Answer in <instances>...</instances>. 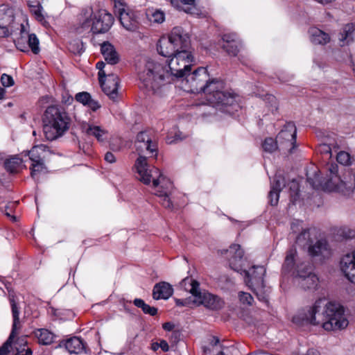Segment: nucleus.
<instances>
[{
	"instance_id": "nucleus-33",
	"label": "nucleus",
	"mask_w": 355,
	"mask_h": 355,
	"mask_svg": "<svg viewBox=\"0 0 355 355\" xmlns=\"http://www.w3.org/2000/svg\"><path fill=\"white\" fill-rule=\"evenodd\" d=\"M297 254V250L295 248L292 247L286 252V256L284 260V263L282 266V270L285 272H291L295 266V257Z\"/></svg>"
},
{
	"instance_id": "nucleus-58",
	"label": "nucleus",
	"mask_w": 355,
	"mask_h": 355,
	"mask_svg": "<svg viewBox=\"0 0 355 355\" xmlns=\"http://www.w3.org/2000/svg\"><path fill=\"white\" fill-rule=\"evenodd\" d=\"M98 76L100 84L105 82L107 78V74L104 69H101V71L98 70Z\"/></svg>"
},
{
	"instance_id": "nucleus-20",
	"label": "nucleus",
	"mask_w": 355,
	"mask_h": 355,
	"mask_svg": "<svg viewBox=\"0 0 355 355\" xmlns=\"http://www.w3.org/2000/svg\"><path fill=\"white\" fill-rule=\"evenodd\" d=\"M307 182L311 187L316 190H323L329 191L327 188L328 184L330 182V173L327 175V178L324 179L320 175L319 171H314L312 176L309 172L306 173Z\"/></svg>"
},
{
	"instance_id": "nucleus-11",
	"label": "nucleus",
	"mask_w": 355,
	"mask_h": 355,
	"mask_svg": "<svg viewBox=\"0 0 355 355\" xmlns=\"http://www.w3.org/2000/svg\"><path fill=\"white\" fill-rule=\"evenodd\" d=\"M209 74L206 67H198L192 73L188 72L184 78L187 91L193 94L202 93L209 81Z\"/></svg>"
},
{
	"instance_id": "nucleus-27",
	"label": "nucleus",
	"mask_w": 355,
	"mask_h": 355,
	"mask_svg": "<svg viewBox=\"0 0 355 355\" xmlns=\"http://www.w3.org/2000/svg\"><path fill=\"white\" fill-rule=\"evenodd\" d=\"M166 187L164 188L163 186L161 187L162 190H157L155 193V195L160 198L162 206L168 209H173V205L171 200L169 199V190L172 188V183L171 182L166 181Z\"/></svg>"
},
{
	"instance_id": "nucleus-60",
	"label": "nucleus",
	"mask_w": 355,
	"mask_h": 355,
	"mask_svg": "<svg viewBox=\"0 0 355 355\" xmlns=\"http://www.w3.org/2000/svg\"><path fill=\"white\" fill-rule=\"evenodd\" d=\"M162 328L167 331H171L175 328V324L171 322H167L162 324Z\"/></svg>"
},
{
	"instance_id": "nucleus-31",
	"label": "nucleus",
	"mask_w": 355,
	"mask_h": 355,
	"mask_svg": "<svg viewBox=\"0 0 355 355\" xmlns=\"http://www.w3.org/2000/svg\"><path fill=\"white\" fill-rule=\"evenodd\" d=\"M153 137L149 131H141L136 137L135 146L137 150L142 151L144 148H146V146L150 142Z\"/></svg>"
},
{
	"instance_id": "nucleus-36",
	"label": "nucleus",
	"mask_w": 355,
	"mask_h": 355,
	"mask_svg": "<svg viewBox=\"0 0 355 355\" xmlns=\"http://www.w3.org/2000/svg\"><path fill=\"white\" fill-rule=\"evenodd\" d=\"M16 47L21 51L26 52L28 51V33L25 31V27L21 24L20 37L15 41Z\"/></svg>"
},
{
	"instance_id": "nucleus-45",
	"label": "nucleus",
	"mask_w": 355,
	"mask_h": 355,
	"mask_svg": "<svg viewBox=\"0 0 355 355\" xmlns=\"http://www.w3.org/2000/svg\"><path fill=\"white\" fill-rule=\"evenodd\" d=\"M44 148H45V146L43 145L35 146L32 148V149L31 150L28 151L27 154L29 156V158L32 161L33 163L43 161L42 159L40 157L38 150L39 149L44 150Z\"/></svg>"
},
{
	"instance_id": "nucleus-40",
	"label": "nucleus",
	"mask_w": 355,
	"mask_h": 355,
	"mask_svg": "<svg viewBox=\"0 0 355 355\" xmlns=\"http://www.w3.org/2000/svg\"><path fill=\"white\" fill-rule=\"evenodd\" d=\"M288 186L290 190L291 201L295 204L300 198V185L295 179L292 180Z\"/></svg>"
},
{
	"instance_id": "nucleus-15",
	"label": "nucleus",
	"mask_w": 355,
	"mask_h": 355,
	"mask_svg": "<svg viewBox=\"0 0 355 355\" xmlns=\"http://www.w3.org/2000/svg\"><path fill=\"white\" fill-rule=\"evenodd\" d=\"M309 254L312 257H318L320 260L329 257L331 249L326 239H319L313 241L307 248Z\"/></svg>"
},
{
	"instance_id": "nucleus-61",
	"label": "nucleus",
	"mask_w": 355,
	"mask_h": 355,
	"mask_svg": "<svg viewBox=\"0 0 355 355\" xmlns=\"http://www.w3.org/2000/svg\"><path fill=\"white\" fill-rule=\"evenodd\" d=\"M159 345L162 350L164 352H166L169 350L168 344L165 340H161Z\"/></svg>"
},
{
	"instance_id": "nucleus-55",
	"label": "nucleus",
	"mask_w": 355,
	"mask_h": 355,
	"mask_svg": "<svg viewBox=\"0 0 355 355\" xmlns=\"http://www.w3.org/2000/svg\"><path fill=\"white\" fill-rule=\"evenodd\" d=\"M87 106L94 112L101 107V105L99 104V103L97 101L93 99L92 98H90Z\"/></svg>"
},
{
	"instance_id": "nucleus-56",
	"label": "nucleus",
	"mask_w": 355,
	"mask_h": 355,
	"mask_svg": "<svg viewBox=\"0 0 355 355\" xmlns=\"http://www.w3.org/2000/svg\"><path fill=\"white\" fill-rule=\"evenodd\" d=\"M33 352L31 348H23L21 349L17 348V352L15 355H32Z\"/></svg>"
},
{
	"instance_id": "nucleus-46",
	"label": "nucleus",
	"mask_w": 355,
	"mask_h": 355,
	"mask_svg": "<svg viewBox=\"0 0 355 355\" xmlns=\"http://www.w3.org/2000/svg\"><path fill=\"white\" fill-rule=\"evenodd\" d=\"M31 175L33 178H35V176L41 172H44L46 169L44 161H40L38 162L32 163L31 168Z\"/></svg>"
},
{
	"instance_id": "nucleus-17",
	"label": "nucleus",
	"mask_w": 355,
	"mask_h": 355,
	"mask_svg": "<svg viewBox=\"0 0 355 355\" xmlns=\"http://www.w3.org/2000/svg\"><path fill=\"white\" fill-rule=\"evenodd\" d=\"M340 269L345 277L355 284V250L345 254L340 261Z\"/></svg>"
},
{
	"instance_id": "nucleus-14",
	"label": "nucleus",
	"mask_w": 355,
	"mask_h": 355,
	"mask_svg": "<svg viewBox=\"0 0 355 355\" xmlns=\"http://www.w3.org/2000/svg\"><path fill=\"white\" fill-rule=\"evenodd\" d=\"M11 305L12 314L13 318V323L10 334L7 340L0 347V355H8L10 347L12 343L13 339L17 334V325L19 324V309L17 306L14 298L10 299Z\"/></svg>"
},
{
	"instance_id": "nucleus-43",
	"label": "nucleus",
	"mask_w": 355,
	"mask_h": 355,
	"mask_svg": "<svg viewBox=\"0 0 355 355\" xmlns=\"http://www.w3.org/2000/svg\"><path fill=\"white\" fill-rule=\"evenodd\" d=\"M336 234L343 239H352L355 237V230L348 227H341L337 230Z\"/></svg>"
},
{
	"instance_id": "nucleus-12",
	"label": "nucleus",
	"mask_w": 355,
	"mask_h": 355,
	"mask_svg": "<svg viewBox=\"0 0 355 355\" xmlns=\"http://www.w3.org/2000/svg\"><path fill=\"white\" fill-rule=\"evenodd\" d=\"M297 129L295 123L288 122L282 130L277 135L279 143V150H288L289 153H293L296 147Z\"/></svg>"
},
{
	"instance_id": "nucleus-52",
	"label": "nucleus",
	"mask_w": 355,
	"mask_h": 355,
	"mask_svg": "<svg viewBox=\"0 0 355 355\" xmlns=\"http://www.w3.org/2000/svg\"><path fill=\"white\" fill-rule=\"evenodd\" d=\"M331 146H334V143L333 142H328V143H323L320 145L319 150L321 153L330 155V157L331 156Z\"/></svg>"
},
{
	"instance_id": "nucleus-6",
	"label": "nucleus",
	"mask_w": 355,
	"mask_h": 355,
	"mask_svg": "<svg viewBox=\"0 0 355 355\" xmlns=\"http://www.w3.org/2000/svg\"><path fill=\"white\" fill-rule=\"evenodd\" d=\"M82 12L85 17L81 24L82 28L90 27V31L95 35L107 33L114 23L113 16L105 10L93 13L92 9L89 8L83 10Z\"/></svg>"
},
{
	"instance_id": "nucleus-7",
	"label": "nucleus",
	"mask_w": 355,
	"mask_h": 355,
	"mask_svg": "<svg viewBox=\"0 0 355 355\" xmlns=\"http://www.w3.org/2000/svg\"><path fill=\"white\" fill-rule=\"evenodd\" d=\"M187 281L191 282L190 293L194 297L193 302L195 304H202L206 308L213 311H218L223 307L224 302L218 296L207 291L201 292L200 284L198 281L189 279L187 277L182 280V282L186 283Z\"/></svg>"
},
{
	"instance_id": "nucleus-3",
	"label": "nucleus",
	"mask_w": 355,
	"mask_h": 355,
	"mask_svg": "<svg viewBox=\"0 0 355 355\" xmlns=\"http://www.w3.org/2000/svg\"><path fill=\"white\" fill-rule=\"evenodd\" d=\"M207 101L222 112L233 115L241 109L239 96L225 89V83L220 78H210L202 92Z\"/></svg>"
},
{
	"instance_id": "nucleus-42",
	"label": "nucleus",
	"mask_w": 355,
	"mask_h": 355,
	"mask_svg": "<svg viewBox=\"0 0 355 355\" xmlns=\"http://www.w3.org/2000/svg\"><path fill=\"white\" fill-rule=\"evenodd\" d=\"M286 186V180L284 176L280 174H276L270 183V189L280 193L282 189Z\"/></svg>"
},
{
	"instance_id": "nucleus-13",
	"label": "nucleus",
	"mask_w": 355,
	"mask_h": 355,
	"mask_svg": "<svg viewBox=\"0 0 355 355\" xmlns=\"http://www.w3.org/2000/svg\"><path fill=\"white\" fill-rule=\"evenodd\" d=\"M168 35L178 52L191 51L190 35L182 27H173Z\"/></svg>"
},
{
	"instance_id": "nucleus-39",
	"label": "nucleus",
	"mask_w": 355,
	"mask_h": 355,
	"mask_svg": "<svg viewBox=\"0 0 355 355\" xmlns=\"http://www.w3.org/2000/svg\"><path fill=\"white\" fill-rule=\"evenodd\" d=\"M21 164V159L15 156L6 159L4 162V167L8 172L12 173L17 171V168Z\"/></svg>"
},
{
	"instance_id": "nucleus-38",
	"label": "nucleus",
	"mask_w": 355,
	"mask_h": 355,
	"mask_svg": "<svg viewBox=\"0 0 355 355\" xmlns=\"http://www.w3.org/2000/svg\"><path fill=\"white\" fill-rule=\"evenodd\" d=\"M133 304L135 306L140 308L145 314L154 316L157 313L158 309L156 307L150 306L140 298H135L133 300Z\"/></svg>"
},
{
	"instance_id": "nucleus-16",
	"label": "nucleus",
	"mask_w": 355,
	"mask_h": 355,
	"mask_svg": "<svg viewBox=\"0 0 355 355\" xmlns=\"http://www.w3.org/2000/svg\"><path fill=\"white\" fill-rule=\"evenodd\" d=\"M119 15V19L124 28L129 31H135L139 28V22L132 11H126L125 8H119L115 10Z\"/></svg>"
},
{
	"instance_id": "nucleus-30",
	"label": "nucleus",
	"mask_w": 355,
	"mask_h": 355,
	"mask_svg": "<svg viewBox=\"0 0 355 355\" xmlns=\"http://www.w3.org/2000/svg\"><path fill=\"white\" fill-rule=\"evenodd\" d=\"M311 229H304L296 238V243L304 249H307L309 245L313 241L311 237L313 232Z\"/></svg>"
},
{
	"instance_id": "nucleus-34",
	"label": "nucleus",
	"mask_w": 355,
	"mask_h": 355,
	"mask_svg": "<svg viewBox=\"0 0 355 355\" xmlns=\"http://www.w3.org/2000/svg\"><path fill=\"white\" fill-rule=\"evenodd\" d=\"M31 12L35 15V19L40 22L44 26L47 27L49 26V22L45 19L42 13L43 7L38 1L33 2V4L29 5Z\"/></svg>"
},
{
	"instance_id": "nucleus-24",
	"label": "nucleus",
	"mask_w": 355,
	"mask_h": 355,
	"mask_svg": "<svg viewBox=\"0 0 355 355\" xmlns=\"http://www.w3.org/2000/svg\"><path fill=\"white\" fill-rule=\"evenodd\" d=\"M64 345L70 354H80L85 349L84 340L76 336L67 339L64 341Z\"/></svg>"
},
{
	"instance_id": "nucleus-29",
	"label": "nucleus",
	"mask_w": 355,
	"mask_h": 355,
	"mask_svg": "<svg viewBox=\"0 0 355 355\" xmlns=\"http://www.w3.org/2000/svg\"><path fill=\"white\" fill-rule=\"evenodd\" d=\"M84 128L87 135L94 136L100 142H103L107 139V131L102 129L100 126L87 125V127Z\"/></svg>"
},
{
	"instance_id": "nucleus-50",
	"label": "nucleus",
	"mask_w": 355,
	"mask_h": 355,
	"mask_svg": "<svg viewBox=\"0 0 355 355\" xmlns=\"http://www.w3.org/2000/svg\"><path fill=\"white\" fill-rule=\"evenodd\" d=\"M239 300L243 304L252 305L254 300L252 296L248 293L240 292L239 293Z\"/></svg>"
},
{
	"instance_id": "nucleus-51",
	"label": "nucleus",
	"mask_w": 355,
	"mask_h": 355,
	"mask_svg": "<svg viewBox=\"0 0 355 355\" xmlns=\"http://www.w3.org/2000/svg\"><path fill=\"white\" fill-rule=\"evenodd\" d=\"M279 198V192L273 191L270 189L268 193L269 203L271 206H276L278 204Z\"/></svg>"
},
{
	"instance_id": "nucleus-48",
	"label": "nucleus",
	"mask_w": 355,
	"mask_h": 355,
	"mask_svg": "<svg viewBox=\"0 0 355 355\" xmlns=\"http://www.w3.org/2000/svg\"><path fill=\"white\" fill-rule=\"evenodd\" d=\"M165 19V14L164 12L156 10L153 12L150 17V20L154 23L162 24Z\"/></svg>"
},
{
	"instance_id": "nucleus-4",
	"label": "nucleus",
	"mask_w": 355,
	"mask_h": 355,
	"mask_svg": "<svg viewBox=\"0 0 355 355\" xmlns=\"http://www.w3.org/2000/svg\"><path fill=\"white\" fill-rule=\"evenodd\" d=\"M229 261L230 267L234 271L244 275V281L248 287L264 283L266 268L263 266H253L248 270L243 269L244 252L238 244H232L229 249L221 251Z\"/></svg>"
},
{
	"instance_id": "nucleus-1",
	"label": "nucleus",
	"mask_w": 355,
	"mask_h": 355,
	"mask_svg": "<svg viewBox=\"0 0 355 355\" xmlns=\"http://www.w3.org/2000/svg\"><path fill=\"white\" fill-rule=\"evenodd\" d=\"M194 62L192 51H181L165 64L147 61L144 69L139 73V78L144 88L155 93L162 85L184 82V76L191 71Z\"/></svg>"
},
{
	"instance_id": "nucleus-63",
	"label": "nucleus",
	"mask_w": 355,
	"mask_h": 355,
	"mask_svg": "<svg viewBox=\"0 0 355 355\" xmlns=\"http://www.w3.org/2000/svg\"><path fill=\"white\" fill-rule=\"evenodd\" d=\"M305 355H320V352L315 349H309Z\"/></svg>"
},
{
	"instance_id": "nucleus-53",
	"label": "nucleus",
	"mask_w": 355,
	"mask_h": 355,
	"mask_svg": "<svg viewBox=\"0 0 355 355\" xmlns=\"http://www.w3.org/2000/svg\"><path fill=\"white\" fill-rule=\"evenodd\" d=\"M146 150L150 154L155 153V155L157 156V150H158V145H157V141L153 138V139L148 144V146H146Z\"/></svg>"
},
{
	"instance_id": "nucleus-22",
	"label": "nucleus",
	"mask_w": 355,
	"mask_h": 355,
	"mask_svg": "<svg viewBox=\"0 0 355 355\" xmlns=\"http://www.w3.org/2000/svg\"><path fill=\"white\" fill-rule=\"evenodd\" d=\"M101 52L107 64L114 65L119 62V55L114 46L109 42H104L101 46Z\"/></svg>"
},
{
	"instance_id": "nucleus-10",
	"label": "nucleus",
	"mask_w": 355,
	"mask_h": 355,
	"mask_svg": "<svg viewBox=\"0 0 355 355\" xmlns=\"http://www.w3.org/2000/svg\"><path fill=\"white\" fill-rule=\"evenodd\" d=\"M295 282L304 290L316 289L318 285V278L313 272L312 267L309 263H302L296 267L293 272Z\"/></svg>"
},
{
	"instance_id": "nucleus-25",
	"label": "nucleus",
	"mask_w": 355,
	"mask_h": 355,
	"mask_svg": "<svg viewBox=\"0 0 355 355\" xmlns=\"http://www.w3.org/2000/svg\"><path fill=\"white\" fill-rule=\"evenodd\" d=\"M309 33L310 34V40L314 44L324 45L330 41L329 34L318 28H311Z\"/></svg>"
},
{
	"instance_id": "nucleus-5",
	"label": "nucleus",
	"mask_w": 355,
	"mask_h": 355,
	"mask_svg": "<svg viewBox=\"0 0 355 355\" xmlns=\"http://www.w3.org/2000/svg\"><path fill=\"white\" fill-rule=\"evenodd\" d=\"M43 132L49 141L62 137L70 128L72 119L61 105H50L46 109L43 119Z\"/></svg>"
},
{
	"instance_id": "nucleus-28",
	"label": "nucleus",
	"mask_w": 355,
	"mask_h": 355,
	"mask_svg": "<svg viewBox=\"0 0 355 355\" xmlns=\"http://www.w3.org/2000/svg\"><path fill=\"white\" fill-rule=\"evenodd\" d=\"M256 295L258 300L265 304L268 303L270 288L267 287L264 283L260 285L249 287Z\"/></svg>"
},
{
	"instance_id": "nucleus-59",
	"label": "nucleus",
	"mask_w": 355,
	"mask_h": 355,
	"mask_svg": "<svg viewBox=\"0 0 355 355\" xmlns=\"http://www.w3.org/2000/svg\"><path fill=\"white\" fill-rule=\"evenodd\" d=\"M105 160L112 164L116 162V158L111 152H107L105 155Z\"/></svg>"
},
{
	"instance_id": "nucleus-62",
	"label": "nucleus",
	"mask_w": 355,
	"mask_h": 355,
	"mask_svg": "<svg viewBox=\"0 0 355 355\" xmlns=\"http://www.w3.org/2000/svg\"><path fill=\"white\" fill-rule=\"evenodd\" d=\"M75 45L77 46L76 49V50H71L73 52V53H78V54L82 53V52H83V51H84L83 49V42H77Z\"/></svg>"
},
{
	"instance_id": "nucleus-32",
	"label": "nucleus",
	"mask_w": 355,
	"mask_h": 355,
	"mask_svg": "<svg viewBox=\"0 0 355 355\" xmlns=\"http://www.w3.org/2000/svg\"><path fill=\"white\" fill-rule=\"evenodd\" d=\"M153 137L149 131H141L136 137L135 146L137 150L142 151L144 148H146V146L150 142Z\"/></svg>"
},
{
	"instance_id": "nucleus-9",
	"label": "nucleus",
	"mask_w": 355,
	"mask_h": 355,
	"mask_svg": "<svg viewBox=\"0 0 355 355\" xmlns=\"http://www.w3.org/2000/svg\"><path fill=\"white\" fill-rule=\"evenodd\" d=\"M327 171L330 173V182L327 188L329 191H336L346 194L352 193L355 189V178L349 177V180H342L338 175V166L336 163L328 164Z\"/></svg>"
},
{
	"instance_id": "nucleus-47",
	"label": "nucleus",
	"mask_w": 355,
	"mask_h": 355,
	"mask_svg": "<svg viewBox=\"0 0 355 355\" xmlns=\"http://www.w3.org/2000/svg\"><path fill=\"white\" fill-rule=\"evenodd\" d=\"M336 161L343 166H349L352 164L351 155L345 151H340L336 155Z\"/></svg>"
},
{
	"instance_id": "nucleus-54",
	"label": "nucleus",
	"mask_w": 355,
	"mask_h": 355,
	"mask_svg": "<svg viewBox=\"0 0 355 355\" xmlns=\"http://www.w3.org/2000/svg\"><path fill=\"white\" fill-rule=\"evenodd\" d=\"M1 82L4 87H10L12 86L15 83L12 77L6 73L1 75Z\"/></svg>"
},
{
	"instance_id": "nucleus-35",
	"label": "nucleus",
	"mask_w": 355,
	"mask_h": 355,
	"mask_svg": "<svg viewBox=\"0 0 355 355\" xmlns=\"http://www.w3.org/2000/svg\"><path fill=\"white\" fill-rule=\"evenodd\" d=\"M35 335L38 338L40 344L47 345L53 342V334L46 329H37Z\"/></svg>"
},
{
	"instance_id": "nucleus-41",
	"label": "nucleus",
	"mask_w": 355,
	"mask_h": 355,
	"mask_svg": "<svg viewBox=\"0 0 355 355\" xmlns=\"http://www.w3.org/2000/svg\"><path fill=\"white\" fill-rule=\"evenodd\" d=\"M262 148L265 152L272 153L277 149H279V143L277 138L274 139L272 137H267L262 143Z\"/></svg>"
},
{
	"instance_id": "nucleus-26",
	"label": "nucleus",
	"mask_w": 355,
	"mask_h": 355,
	"mask_svg": "<svg viewBox=\"0 0 355 355\" xmlns=\"http://www.w3.org/2000/svg\"><path fill=\"white\" fill-rule=\"evenodd\" d=\"M354 31L355 25L353 24H347L343 27L339 37L340 45L341 46L349 45L354 42L353 33Z\"/></svg>"
},
{
	"instance_id": "nucleus-19",
	"label": "nucleus",
	"mask_w": 355,
	"mask_h": 355,
	"mask_svg": "<svg viewBox=\"0 0 355 355\" xmlns=\"http://www.w3.org/2000/svg\"><path fill=\"white\" fill-rule=\"evenodd\" d=\"M157 50L161 55L171 58L178 53V50L175 48L169 35L166 37H161L157 44Z\"/></svg>"
},
{
	"instance_id": "nucleus-23",
	"label": "nucleus",
	"mask_w": 355,
	"mask_h": 355,
	"mask_svg": "<svg viewBox=\"0 0 355 355\" xmlns=\"http://www.w3.org/2000/svg\"><path fill=\"white\" fill-rule=\"evenodd\" d=\"M222 48L230 56H236L239 51V43L234 39V35H224L222 37Z\"/></svg>"
},
{
	"instance_id": "nucleus-18",
	"label": "nucleus",
	"mask_w": 355,
	"mask_h": 355,
	"mask_svg": "<svg viewBox=\"0 0 355 355\" xmlns=\"http://www.w3.org/2000/svg\"><path fill=\"white\" fill-rule=\"evenodd\" d=\"M103 92L110 99L116 101L118 97V89L119 86V78L117 75L109 73L107 80L100 84Z\"/></svg>"
},
{
	"instance_id": "nucleus-21",
	"label": "nucleus",
	"mask_w": 355,
	"mask_h": 355,
	"mask_svg": "<svg viewBox=\"0 0 355 355\" xmlns=\"http://www.w3.org/2000/svg\"><path fill=\"white\" fill-rule=\"evenodd\" d=\"M173 293V288L171 284L166 282H161L156 284L153 290V297L154 300H167Z\"/></svg>"
},
{
	"instance_id": "nucleus-37",
	"label": "nucleus",
	"mask_w": 355,
	"mask_h": 355,
	"mask_svg": "<svg viewBox=\"0 0 355 355\" xmlns=\"http://www.w3.org/2000/svg\"><path fill=\"white\" fill-rule=\"evenodd\" d=\"M14 21L12 10L6 6H0V25H8Z\"/></svg>"
},
{
	"instance_id": "nucleus-8",
	"label": "nucleus",
	"mask_w": 355,
	"mask_h": 355,
	"mask_svg": "<svg viewBox=\"0 0 355 355\" xmlns=\"http://www.w3.org/2000/svg\"><path fill=\"white\" fill-rule=\"evenodd\" d=\"M135 167L138 173L137 179L145 184H149L152 179L153 187H157L160 183L166 180L157 168H150L146 157L144 156H139L135 161Z\"/></svg>"
},
{
	"instance_id": "nucleus-57",
	"label": "nucleus",
	"mask_w": 355,
	"mask_h": 355,
	"mask_svg": "<svg viewBox=\"0 0 355 355\" xmlns=\"http://www.w3.org/2000/svg\"><path fill=\"white\" fill-rule=\"evenodd\" d=\"M10 35V32L7 25H0V37H7Z\"/></svg>"
},
{
	"instance_id": "nucleus-64",
	"label": "nucleus",
	"mask_w": 355,
	"mask_h": 355,
	"mask_svg": "<svg viewBox=\"0 0 355 355\" xmlns=\"http://www.w3.org/2000/svg\"><path fill=\"white\" fill-rule=\"evenodd\" d=\"M96 68H97L98 70L101 71V69H104V68H105V62H103V61H100V62H98L96 63Z\"/></svg>"
},
{
	"instance_id": "nucleus-49",
	"label": "nucleus",
	"mask_w": 355,
	"mask_h": 355,
	"mask_svg": "<svg viewBox=\"0 0 355 355\" xmlns=\"http://www.w3.org/2000/svg\"><path fill=\"white\" fill-rule=\"evenodd\" d=\"M92 98L89 93L87 92H79L76 94L75 99L84 105H87L90 98Z\"/></svg>"
},
{
	"instance_id": "nucleus-2",
	"label": "nucleus",
	"mask_w": 355,
	"mask_h": 355,
	"mask_svg": "<svg viewBox=\"0 0 355 355\" xmlns=\"http://www.w3.org/2000/svg\"><path fill=\"white\" fill-rule=\"evenodd\" d=\"M292 321L300 326L322 324L327 331L340 330L349 324L343 307L338 303L327 302L325 298L316 300L313 306L294 315Z\"/></svg>"
},
{
	"instance_id": "nucleus-44",
	"label": "nucleus",
	"mask_w": 355,
	"mask_h": 355,
	"mask_svg": "<svg viewBox=\"0 0 355 355\" xmlns=\"http://www.w3.org/2000/svg\"><path fill=\"white\" fill-rule=\"evenodd\" d=\"M28 48H30L35 54L38 53L40 51L39 40L34 33H28Z\"/></svg>"
}]
</instances>
